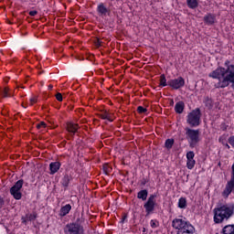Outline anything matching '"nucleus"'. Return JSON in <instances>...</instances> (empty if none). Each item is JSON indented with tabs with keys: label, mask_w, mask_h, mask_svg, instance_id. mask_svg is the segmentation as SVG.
<instances>
[{
	"label": "nucleus",
	"mask_w": 234,
	"mask_h": 234,
	"mask_svg": "<svg viewBox=\"0 0 234 234\" xmlns=\"http://www.w3.org/2000/svg\"><path fill=\"white\" fill-rule=\"evenodd\" d=\"M208 76L213 80H218V82L214 85L216 89H226V87H229V83L234 88V64H231L229 60H226L224 67H218Z\"/></svg>",
	"instance_id": "nucleus-1"
},
{
	"label": "nucleus",
	"mask_w": 234,
	"mask_h": 234,
	"mask_svg": "<svg viewBox=\"0 0 234 234\" xmlns=\"http://www.w3.org/2000/svg\"><path fill=\"white\" fill-rule=\"evenodd\" d=\"M213 220L215 224H222L225 220H229V218L234 215V204L226 203L218 205L217 207L213 209Z\"/></svg>",
	"instance_id": "nucleus-2"
},
{
	"label": "nucleus",
	"mask_w": 234,
	"mask_h": 234,
	"mask_svg": "<svg viewBox=\"0 0 234 234\" xmlns=\"http://www.w3.org/2000/svg\"><path fill=\"white\" fill-rule=\"evenodd\" d=\"M193 225L187 221L186 218L182 217L174 218L172 221V227L174 229H178V233H182L186 231V229H189Z\"/></svg>",
	"instance_id": "nucleus-3"
},
{
	"label": "nucleus",
	"mask_w": 234,
	"mask_h": 234,
	"mask_svg": "<svg viewBox=\"0 0 234 234\" xmlns=\"http://www.w3.org/2000/svg\"><path fill=\"white\" fill-rule=\"evenodd\" d=\"M186 139L190 147H197V144L200 142V131L186 128Z\"/></svg>",
	"instance_id": "nucleus-4"
},
{
	"label": "nucleus",
	"mask_w": 234,
	"mask_h": 234,
	"mask_svg": "<svg viewBox=\"0 0 234 234\" xmlns=\"http://www.w3.org/2000/svg\"><path fill=\"white\" fill-rule=\"evenodd\" d=\"M200 109L193 110L186 117V123L190 127H198L200 125Z\"/></svg>",
	"instance_id": "nucleus-5"
},
{
	"label": "nucleus",
	"mask_w": 234,
	"mask_h": 234,
	"mask_svg": "<svg viewBox=\"0 0 234 234\" xmlns=\"http://www.w3.org/2000/svg\"><path fill=\"white\" fill-rule=\"evenodd\" d=\"M65 234H85L83 226L78 222H71L66 225L64 229Z\"/></svg>",
	"instance_id": "nucleus-6"
},
{
	"label": "nucleus",
	"mask_w": 234,
	"mask_h": 234,
	"mask_svg": "<svg viewBox=\"0 0 234 234\" xmlns=\"http://www.w3.org/2000/svg\"><path fill=\"white\" fill-rule=\"evenodd\" d=\"M144 207L146 215H151L154 211V207H156V195H151L147 202L144 203Z\"/></svg>",
	"instance_id": "nucleus-7"
},
{
	"label": "nucleus",
	"mask_w": 234,
	"mask_h": 234,
	"mask_svg": "<svg viewBox=\"0 0 234 234\" xmlns=\"http://www.w3.org/2000/svg\"><path fill=\"white\" fill-rule=\"evenodd\" d=\"M23 187V180H18L14 186L11 187L10 193L16 200H21V188Z\"/></svg>",
	"instance_id": "nucleus-8"
},
{
	"label": "nucleus",
	"mask_w": 234,
	"mask_h": 234,
	"mask_svg": "<svg viewBox=\"0 0 234 234\" xmlns=\"http://www.w3.org/2000/svg\"><path fill=\"white\" fill-rule=\"evenodd\" d=\"M168 85H169V87H171L172 89H175L176 90L178 89H182V87H184V85H186V80H184V78L179 77L177 79L170 80L168 81Z\"/></svg>",
	"instance_id": "nucleus-9"
},
{
	"label": "nucleus",
	"mask_w": 234,
	"mask_h": 234,
	"mask_svg": "<svg viewBox=\"0 0 234 234\" xmlns=\"http://www.w3.org/2000/svg\"><path fill=\"white\" fill-rule=\"evenodd\" d=\"M234 187V163L232 165V176L230 181L228 183L225 190L223 191V197H229L231 191H233Z\"/></svg>",
	"instance_id": "nucleus-10"
},
{
	"label": "nucleus",
	"mask_w": 234,
	"mask_h": 234,
	"mask_svg": "<svg viewBox=\"0 0 234 234\" xmlns=\"http://www.w3.org/2000/svg\"><path fill=\"white\" fill-rule=\"evenodd\" d=\"M197 161H195V152L189 151L186 153V167L187 169H193Z\"/></svg>",
	"instance_id": "nucleus-11"
},
{
	"label": "nucleus",
	"mask_w": 234,
	"mask_h": 234,
	"mask_svg": "<svg viewBox=\"0 0 234 234\" xmlns=\"http://www.w3.org/2000/svg\"><path fill=\"white\" fill-rule=\"evenodd\" d=\"M204 22L206 23V25L208 26L215 25V23L217 22V16L208 13L204 16Z\"/></svg>",
	"instance_id": "nucleus-12"
},
{
	"label": "nucleus",
	"mask_w": 234,
	"mask_h": 234,
	"mask_svg": "<svg viewBox=\"0 0 234 234\" xmlns=\"http://www.w3.org/2000/svg\"><path fill=\"white\" fill-rule=\"evenodd\" d=\"M59 167H61V163L59 162H52L49 164V175H56L59 171Z\"/></svg>",
	"instance_id": "nucleus-13"
},
{
	"label": "nucleus",
	"mask_w": 234,
	"mask_h": 234,
	"mask_svg": "<svg viewBox=\"0 0 234 234\" xmlns=\"http://www.w3.org/2000/svg\"><path fill=\"white\" fill-rule=\"evenodd\" d=\"M70 209H72V206H70V204L61 207L59 210V217H67V215L70 213Z\"/></svg>",
	"instance_id": "nucleus-14"
},
{
	"label": "nucleus",
	"mask_w": 234,
	"mask_h": 234,
	"mask_svg": "<svg viewBox=\"0 0 234 234\" xmlns=\"http://www.w3.org/2000/svg\"><path fill=\"white\" fill-rule=\"evenodd\" d=\"M37 218V216L36 215V213L27 214L26 216L22 217L21 220L23 224L27 225V223L32 222V220Z\"/></svg>",
	"instance_id": "nucleus-15"
},
{
	"label": "nucleus",
	"mask_w": 234,
	"mask_h": 234,
	"mask_svg": "<svg viewBox=\"0 0 234 234\" xmlns=\"http://www.w3.org/2000/svg\"><path fill=\"white\" fill-rule=\"evenodd\" d=\"M67 129L69 133H71V134H76V133H78L79 126L76 123L69 122L67 124Z\"/></svg>",
	"instance_id": "nucleus-16"
},
{
	"label": "nucleus",
	"mask_w": 234,
	"mask_h": 234,
	"mask_svg": "<svg viewBox=\"0 0 234 234\" xmlns=\"http://www.w3.org/2000/svg\"><path fill=\"white\" fill-rule=\"evenodd\" d=\"M184 107H186L184 101H178L175 106L176 112H177V114H182L184 112Z\"/></svg>",
	"instance_id": "nucleus-17"
},
{
	"label": "nucleus",
	"mask_w": 234,
	"mask_h": 234,
	"mask_svg": "<svg viewBox=\"0 0 234 234\" xmlns=\"http://www.w3.org/2000/svg\"><path fill=\"white\" fill-rule=\"evenodd\" d=\"M177 207H179V209H186L187 207V200L186 197H180L178 199Z\"/></svg>",
	"instance_id": "nucleus-18"
},
{
	"label": "nucleus",
	"mask_w": 234,
	"mask_h": 234,
	"mask_svg": "<svg viewBox=\"0 0 234 234\" xmlns=\"http://www.w3.org/2000/svg\"><path fill=\"white\" fill-rule=\"evenodd\" d=\"M97 11L101 16H107V14L109 13V9H107V7H105L103 4H100L98 5Z\"/></svg>",
	"instance_id": "nucleus-19"
},
{
	"label": "nucleus",
	"mask_w": 234,
	"mask_h": 234,
	"mask_svg": "<svg viewBox=\"0 0 234 234\" xmlns=\"http://www.w3.org/2000/svg\"><path fill=\"white\" fill-rule=\"evenodd\" d=\"M222 234H234V225H227L222 229Z\"/></svg>",
	"instance_id": "nucleus-20"
},
{
	"label": "nucleus",
	"mask_w": 234,
	"mask_h": 234,
	"mask_svg": "<svg viewBox=\"0 0 234 234\" xmlns=\"http://www.w3.org/2000/svg\"><path fill=\"white\" fill-rule=\"evenodd\" d=\"M186 5L188 8L195 10V8H198V0H186Z\"/></svg>",
	"instance_id": "nucleus-21"
},
{
	"label": "nucleus",
	"mask_w": 234,
	"mask_h": 234,
	"mask_svg": "<svg viewBox=\"0 0 234 234\" xmlns=\"http://www.w3.org/2000/svg\"><path fill=\"white\" fill-rule=\"evenodd\" d=\"M149 195V192L147 190L144 189L138 192L137 198L140 200H147V196Z\"/></svg>",
	"instance_id": "nucleus-22"
},
{
	"label": "nucleus",
	"mask_w": 234,
	"mask_h": 234,
	"mask_svg": "<svg viewBox=\"0 0 234 234\" xmlns=\"http://www.w3.org/2000/svg\"><path fill=\"white\" fill-rule=\"evenodd\" d=\"M100 117L101 118V120H107L108 122H112V114H111L107 111L101 113Z\"/></svg>",
	"instance_id": "nucleus-23"
},
{
	"label": "nucleus",
	"mask_w": 234,
	"mask_h": 234,
	"mask_svg": "<svg viewBox=\"0 0 234 234\" xmlns=\"http://www.w3.org/2000/svg\"><path fill=\"white\" fill-rule=\"evenodd\" d=\"M69 182H70V177L69 176V175L64 176L61 181L62 186L64 187H69Z\"/></svg>",
	"instance_id": "nucleus-24"
},
{
	"label": "nucleus",
	"mask_w": 234,
	"mask_h": 234,
	"mask_svg": "<svg viewBox=\"0 0 234 234\" xmlns=\"http://www.w3.org/2000/svg\"><path fill=\"white\" fill-rule=\"evenodd\" d=\"M174 144H175L174 139H167L165 143V147H166V149H171Z\"/></svg>",
	"instance_id": "nucleus-25"
},
{
	"label": "nucleus",
	"mask_w": 234,
	"mask_h": 234,
	"mask_svg": "<svg viewBox=\"0 0 234 234\" xmlns=\"http://www.w3.org/2000/svg\"><path fill=\"white\" fill-rule=\"evenodd\" d=\"M160 87H167V80L164 74L160 77Z\"/></svg>",
	"instance_id": "nucleus-26"
},
{
	"label": "nucleus",
	"mask_w": 234,
	"mask_h": 234,
	"mask_svg": "<svg viewBox=\"0 0 234 234\" xmlns=\"http://www.w3.org/2000/svg\"><path fill=\"white\" fill-rule=\"evenodd\" d=\"M177 234H195V227L192 226L189 229H186L185 231L183 232H177Z\"/></svg>",
	"instance_id": "nucleus-27"
},
{
	"label": "nucleus",
	"mask_w": 234,
	"mask_h": 234,
	"mask_svg": "<svg viewBox=\"0 0 234 234\" xmlns=\"http://www.w3.org/2000/svg\"><path fill=\"white\" fill-rule=\"evenodd\" d=\"M0 96H2V98H8L10 96L8 93V88H4L2 90H0Z\"/></svg>",
	"instance_id": "nucleus-28"
},
{
	"label": "nucleus",
	"mask_w": 234,
	"mask_h": 234,
	"mask_svg": "<svg viewBox=\"0 0 234 234\" xmlns=\"http://www.w3.org/2000/svg\"><path fill=\"white\" fill-rule=\"evenodd\" d=\"M37 128L38 130L46 129L47 128V123H45V122H41L40 123L37 124Z\"/></svg>",
	"instance_id": "nucleus-29"
},
{
	"label": "nucleus",
	"mask_w": 234,
	"mask_h": 234,
	"mask_svg": "<svg viewBox=\"0 0 234 234\" xmlns=\"http://www.w3.org/2000/svg\"><path fill=\"white\" fill-rule=\"evenodd\" d=\"M150 226H151V228H158V221L156 220V219H152L151 221H150Z\"/></svg>",
	"instance_id": "nucleus-30"
},
{
	"label": "nucleus",
	"mask_w": 234,
	"mask_h": 234,
	"mask_svg": "<svg viewBox=\"0 0 234 234\" xmlns=\"http://www.w3.org/2000/svg\"><path fill=\"white\" fill-rule=\"evenodd\" d=\"M137 112L140 113V114H144V112H147V109L144 108L143 106H139L137 108Z\"/></svg>",
	"instance_id": "nucleus-31"
},
{
	"label": "nucleus",
	"mask_w": 234,
	"mask_h": 234,
	"mask_svg": "<svg viewBox=\"0 0 234 234\" xmlns=\"http://www.w3.org/2000/svg\"><path fill=\"white\" fill-rule=\"evenodd\" d=\"M30 105H34V103H37V97H31L29 99Z\"/></svg>",
	"instance_id": "nucleus-32"
},
{
	"label": "nucleus",
	"mask_w": 234,
	"mask_h": 234,
	"mask_svg": "<svg viewBox=\"0 0 234 234\" xmlns=\"http://www.w3.org/2000/svg\"><path fill=\"white\" fill-rule=\"evenodd\" d=\"M229 144L234 148V135L229 138Z\"/></svg>",
	"instance_id": "nucleus-33"
},
{
	"label": "nucleus",
	"mask_w": 234,
	"mask_h": 234,
	"mask_svg": "<svg viewBox=\"0 0 234 234\" xmlns=\"http://www.w3.org/2000/svg\"><path fill=\"white\" fill-rule=\"evenodd\" d=\"M56 98L58 101H63V95L61 93H57Z\"/></svg>",
	"instance_id": "nucleus-34"
},
{
	"label": "nucleus",
	"mask_w": 234,
	"mask_h": 234,
	"mask_svg": "<svg viewBox=\"0 0 234 234\" xmlns=\"http://www.w3.org/2000/svg\"><path fill=\"white\" fill-rule=\"evenodd\" d=\"M5 206V199L0 196V209Z\"/></svg>",
	"instance_id": "nucleus-35"
},
{
	"label": "nucleus",
	"mask_w": 234,
	"mask_h": 234,
	"mask_svg": "<svg viewBox=\"0 0 234 234\" xmlns=\"http://www.w3.org/2000/svg\"><path fill=\"white\" fill-rule=\"evenodd\" d=\"M29 16H31L32 17H34V16H37V11L36 10L30 11Z\"/></svg>",
	"instance_id": "nucleus-36"
},
{
	"label": "nucleus",
	"mask_w": 234,
	"mask_h": 234,
	"mask_svg": "<svg viewBox=\"0 0 234 234\" xmlns=\"http://www.w3.org/2000/svg\"><path fill=\"white\" fill-rule=\"evenodd\" d=\"M52 88H53L52 85H49V86H48L49 90H52Z\"/></svg>",
	"instance_id": "nucleus-37"
},
{
	"label": "nucleus",
	"mask_w": 234,
	"mask_h": 234,
	"mask_svg": "<svg viewBox=\"0 0 234 234\" xmlns=\"http://www.w3.org/2000/svg\"><path fill=\"white\" fill-rule=\"evenodd\" d=\"M226 147H228V149H229V144H226Z\"/></svg>",
	"instance_id": "nucleus-38"
}]
</instances>
